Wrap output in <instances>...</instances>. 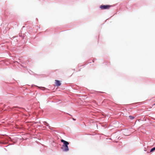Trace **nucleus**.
Returning a JSON list of instances; mask_svg holds the SVG:
<instances>
[{
	"instance_id": "obj_6",
	"label": "nucleus",
	"mask_w": 155,
	"mask_h": 155,
	"mask_svg": "<svg viewBox=\"0 0 155 155\" xmlns=\"http://www.w3.org/2000/svg\"><path fill=\"white\" fill-rule=\"evenodd\" d=\"M129 117L131 120H132L134 118V117L132 116H130Z\"/></svg>"
},
{
	"instance_id": "obj_4",
	"label": "nucleus",
	"mask_w": 155,
	"mask_h": 155,
	"mask_svg": "<svg viewBox=\"0 0 155 155\" xmlns=\"http://www.w3.org/2000/svg\"><path fill=\"white\" fill-rule=\"evenodd\" d=\"M128 131V130H124V132H123V133H124V135H128L129 134H126V132Z\"/></svg>"
},
{
	"instance_id": "obj_8",
	"label": "nucleus",
	"mask_w": 155,
	"mask_h": 155,
	"mask_svg": "<svg viewBox=\"0 0 155 155\" xmlns=\"http://www.w3.org/2000/svg\"><path fill=\"white\" fill-rule=\"evenodd\" d=\"M42 88L43 89L42 90H44L43 89H45V87H42Z\"/></svg>"
},
{
	"instance_id": "obj_1",
	"label": "nucleus",
	"mask_w": 155,
	"mask_h": 155,
	"mask_svg": "<svg viewBox=\"0 0 155 155\" xmlns=\"http://www.w3.org/2000/svg\"><path fill=\"white\" fill-rule=\"evenodd\" d=\"M61 142L63 143V144L61 148V149H62L63 151H68L69 150L68 146V145L69 144V143L63 139L61 140Z\"/></svg>"
},
{
	"instance_id": "obj_5",
	"label": "nucleus",
	"mask_w": 155,
	"mask_h": 155,
	"mask_svg": "<svg viewBox=\"0 0 155 155\" xmlns=\"http://www.w3.org/2000/svg\"><path fill=\"white\" fill-rule=\"evenodd\" d=\"M155 150V147H154L151 149L150 150V152H152Z\"/></svg>"
},
{
	"instance_id": "obj_3",
	"label": "nucleus",
	"mask_w": 155,
	"mask_h": 155,
	"mask_svg": "<svg viewBox=\"0 0 155 155\" xmlns=\"http://www.w3.org/2000/svg\"><path fill=\"white\" fill-rule=\"evenodd\" d=\"M55 84L56 85L57 87L60 86L61 84L60 81L58 80H55Z\"/></svg>"
},
{
	"instance_id": "obj_7",
	"label": "nucleus",
	"mask_w": 155,
	"mask_h": 155,
	"mask_svg": "<svg viewBox=\"0 0 155 155\" xmlns=\"http://www.w3.org/2000/svg\"><path fill=\"white\" fill-rule=\"evenodd\" d=\"M45 123H46V124H47V126H48V124L47 123H46V122H45Z\"/></svg>"
},
{
	"instance_id": "obj_9",
	"label": "nucleus",
	"mask_w": 155,
	"mask_h": 155,
	"mask_svg": "<svg viewBox=\"0 0 155 155\" xmlns=\"http://www.w3.org/2000/svg\"><path fill=\"white\" fill-rule=\"evenodd\" d=\"M153 105H155V104H154Z\"/></svg>"
},
{
	"instance_id": "obj_2",
	"label": "nucleus",
	"mask_w": 155,
	"mask_h": 155,
	"mask_svg": "<svg viewBox=\"0 0 155 155\" xmlns=\"http://www.w3.org/2000/svg\"><path fill=\"white\" fill-rule=\"evenodd\" d=\"M111 7V5H101L100 6V8L101 9H109Z\"/></svg>"
}]
</instances>
